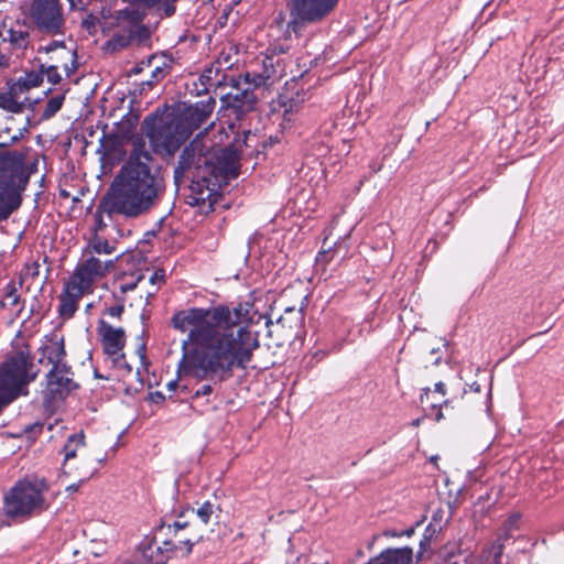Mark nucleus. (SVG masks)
Segmentation results:
<instances>
[{"instance_id": "1", "label": "nucleus", "mask_w": 564, "mask_h": 564, "mask_svg": "<svg viewBox=\"0 0 564 564\" xmlns=\"http://www.w3.org/2000/svg\"><path fill=\"white\" fill-rule=\"evenodd\" d=\"M252 308L250 302H240L176 311L170 325L187 333L178 371L197 380H226L235 369L246 370L260 347L259 335L251 329Z\"/></svg>"}, {"instance_id": "2", "label": "nucleus", "mask_w": 564, "mask_h": 564, "mask_svg": "<svg viewBox=\"0 0 564 564\" xmlns=\"http://www.w3.org/2000/svg\"><path fill=\"white\" fill-rule=\"evenodd\" d=\"M250 130H243L232 143L224 149H214L197 135L186 144L174 166L173 178L177 187L188 183L189 193L186 197L191 206H199L216 202L220 189L230 180L238 177L242 147H250Z\"/></svg>"}, {"instance_id": "3", "label": "nucleus", "mask_w": 564, "mask_h": 564, "mask_svg": "<svg viewBox=\"0 0 564 564\" xmlns=\"http://www.w3.org/2000/svg\"><path fill=\"white\" fill-rule=\"evenodd\" d=\"M164 188L152 164L124 162L107 194L108 212L137 218L156 205Z\"/></svg>"}, {"instance_id": "4", "label": "nucleus", "mask_w": 564, "mask_h": 564, "mask_svg": "<svg viewBox=\"0 0 564 564\" xmlns=\"http://www.w3.org/2000/svg\"><path fill=\"white\" fill-rule=\"evenodd\" d=\"M26 155L21 151L0 152V223L17 212L23 202L31 173L25 165Z\"/></svg>"}, {"instance_id": "5", "label": "nucleus", "mask_w": 564, "mask_h": 564, "mask_svg": "<svg viewBox=\"0 0 564 564\" xmlns=\"http://www.w3.org/2000/svg\"><path fill=\"white\" fill-rule=\"evenodd\" d=\"M44 479H22L3 496V513L8 519L24 521L46 509Z\"/></svg>"}, {"instance_id": "6", "label": "nucleus", "mask_w": 564, "mask_h": 564, "mask_svg": "<svg viewBox=\"0 0 564 564\" xmlns=\"http://www.w3.org/2000/svg\"><path fill=\"white\" fill-rule=\"evenodd\" d=\"M226 83H218V88H227L226 93H221L219 100L221 109H224L229 117H234L236 121H242L248 113L254 111L258 105V97L254 93L257 89L250 80V72L243 75L224 76Z\"/></svg>"}, {"instance_id": "7", "label": "nucleus", "mask_w": 564, "mask_h": 564, "mask_svg": "<svg viewBox=\"0 0 564 564\" xmlns=\"http://www.w3.org/2000/svg\"><path fill=\"white\" fill-rule=\"evenodd\" d=\"M338 3L339 0H286V31L302 35L307 28L324 23Z\"/></svg>"}, {"instance_id": "8", "label": "nucleus", "mask_w": 564, "mask_h": 564, "mask_svg": "<svg viewBox=\"0 0 564 564\" xmlns=\"http://www.w3.org/2000/svg\"><path fill=\"white\" fill-rule=\"evenodd\" d=\"M142 130L153 152L162 156H174L188 140L185 130L180 128L172 116L163 120L156 115H149L142 122Z\"/></svg>"}, {"instance_id": "9", "label": "nucleus", "mask_w": 564, "mask_h": 564, "mask_svg": "<svg viewBox=\"0 0 564 564\" xmlns=\"http://www.w3.org/2000/svg\"><path fill=\"white\" fill-rule=\"evenodd\" d=\"M61 454L64 456L63 474L79 479V482L89 480L102 463V458H93L88 453L83 432L70 434L61 449Z\"/></svg>"}, {"instance_id": "10", "label": "nucleus", "mask_w": 564, "mask_h": 564, "mask_svg": "<svg viewBox=\"0 0 564 564\" xmlns=\"http://www.w3.org/2000/svg\"><path fill=\"white\" fill-rule=\"evenodd\" d=\"M156 538L171 542V547L176 555L188 556L194 545L203 541V530L192 520L186 518V512L181 511L173 523L161 522L156 528Z\"/></svg>"}, {"instance_id": "11", "label": "nucleus", "mask_w": 564, "mask_h": 564, "mask_svg": "<svg viewBox=\"0 0 564 564\" xmlns=\"http://www.w3.org/2000/svg\"><path fill=\"white\" fill-rule=\"evenodd\" d=\"M29 18L42 34L55 36L65 33L64 9L61 0H32Z\"/></svg>"}, {"instance_id": "12", "label": "nucleus", "mask_w": 564, "mask_h": 564, "mask_svg": "<svg viewBox=\"0 0 564 564\" xmlns=\"http://www.w3.org/2000/svg\"><path fill=\"white\" fill-rule=\"evenodd\" d=\"M74 371L69 365L53 366L45 375L43 402L46 408L63 402L67 395L79 388L74 379Z\"/></svg>"}, {"instance_id": "13", "label": "nucleus", "mask_w": 564, "mask_h": 564, "mask_svg": "<svg viewBox=\"0 0 564 564\" xmlns=\"http://www.w3.org/2000/svg\"><path fill=\"white\" fill-rule=\"evenodd\" d=\"M113 268L115 260L101 259L83 250L80 261L69 280L93 293L95 282L106 276Z\"/></svg>"}, {"instance_id": "14", "label": "nucleus", "mask_w": 564, "mask_h": 564, "mask_svg": "<svg viewBox=\"0 0 564 564\" xmlns=\"http://www.w3.org/2000/svg\"><path fill=\"white\" fill-rule=\"evenodd\" d=\"M216 106V99L208 96L206 99L195 104L180 107L172 117L182 130H185L186 138H191L195 130L199 129L212 116Z\"/></svg>"}, {"instance_id": "15", "label": "nucleus", "mask_w": 564, "mask_h": 564, "mask_svg": "<svg viewBox=\"0 0 564 564\" xmlns=\"http://www.w3.org/2000/svg\"><path fill=\"white\" fill-rule=\"evenodd\" d=\"M294 314V308L286 307L284 310V315L280 316L276 322H272L268 319L265 322L267 326V336L272 339L273 345L275 347H282L286 343H290L295 337L294 329L300 326L302 323V315L300 311L295 313V321L289 318V315Z\"/></svg>"}, {"instance_id": "16", "label": "nucleus", "mask_w": 564, "mask_h": 564, "mask_svg": "<svg viewBox=\"0 0 564 564\" xmlns=\"http://www.w3.org/2000/svg\"><path fill=\"white\" fill-rule=\"evenodd\" d=\"M98 332L104 352L111 357L113 361L123 360L124 354H122V350L126 346V333L123 328H116L101 319L99 322Z\"/></svg>"}, {"instance_id": "17", "label": "nucleus", "mask_w": 564, "mask_h": 564, "mask_svg": "<svg viewBox=\"0 0 564 564\" xmlns=\"http://www.w3.org/2000/svg\"><path fill=\"white\" fill-rule=\"evenodd\" d=\"M3 31L4 46L10 50V55L13 52H24L31 44L30 25L24 21L15 20L9 25L2 22L0 25Z\"/></svg>"}, {"instance_id": "18", "label": "nucleus", "mask_w": 564, "mask_h": 564, "mask_svg": "<svg viewBox=\"0 0 564 564\" xmlns=\"http://www.w3.org/2000/svg\"><path fill=\"white\" fill-rule=\"evenodd\" d=\"M171 545L169 540L158 539L155 530L153 538L142 542L140 549L148 564H166L173 556H177Z\"/></svg>"}, {"instance_id": "19", "label": "nucleus", "mask_w": 564, "mask_h": 564, "mask_svg": "<svg viewBox=\"0 0 564 564\" xmlns=\"http://www.w3.org/2000/svg\"><path fill=\"white\" fill-rule=\"evenodd\" d=\"M86 294H91V292H88V290L73 282L72 280H68L65 283L63 292L58 296L59 316L65 319L72 318L78 310V303L80 299Z\"/></svg>"}, {"instance_id": "20", "label": "nucleus", "mask_w": 564, "mask_h": 564, "mask_svg": "<svg viewBox=\"0 0 564 564\" xmlns=\"http://www.w3.org/2000/svg\"><path fill=\"white\" fill-rule=\"evenodd\" d=\"M42 359H46L47 364L53 366L68 365L65 361L66 349L64 337L53 334L47 337L46 341L40 348Z\"/></svg>"}, {"instance_id": "21", "label": "nucleus", "mask_w": 564, "mask_h": 564, "mask_svg": "<svg viewBox=\"0 0 564 564\" xmlns=\"http://www.w3.org/2000/svg\"><path fill=\"white\" fill-rule=\"evenodd\" d=\"M23 279L21 278L19 282L11 280L3 288V297L0 301V307L4 310H13L17 307V311L13 313L12 318H19L24 308V302L21 300V295L19 290L22 288Z\"/></svg>"}, {"instance_id": "22", "label": "nucleus", "mask_w": 564, "mask_h": 564, "mask_svg": "<svg viewBox=\"0 0 564 564\" xmlns=\"http://www.w3.org/2000/svg\"><path fill=\"white\" fill-rule=\"evenodd\" d=\"M262 70L250 73V80L257 88L271 87L279 78L274 66V58L272 56H264L262 58Z\"/></svg>"}, {"instance_id": "23", "label": "nucleus", "mask_w": 564, "mask_h": 564, "mask_svg": "<svg viewBox=\"0 0 564 564\" xmlns=\"http://www.w3.org/2000/svg\"><path fill=\"white\" fill-rule=\"evenodd\" d=\"M43 83V70L31 69L20 76L15 83L11 85L13 94H24L34 87H39Z\"/></svg>"}, {"instance_id": "24", "label": "nucleus", "mask_w": 564, "mask_h": 564, "mask_svg": "<svg viewBox=\"0 0 564 564\" xmlns=\"http://www.w3.org/2000/svg\"><path fill=\"white\" fill-rule=\"evenodd\" d=\"M420 402L424 408H430L435 412V421L440 422L444 419L443 408L448 409L451 406V402L447 399L440 398L438 394H433L431 388L422 389V393L420 395Z\"/></svg>"}, {"instance_id": "25", "label": "nucleus", "mask_w": 564, "mask_h": 564, "mask_svg": "<svg viewBox=\"0 0 564 564\" xmlns=\"http://www.w3.org/2000/svg\"><path fill=\"white\" fill-rule=\"evenodd\" d=\"M135 30L128 29L116 32L105 44L107 52L116 53L128 47L135 37Z\"/></svg>"}, {"instance_id": "26", "label": "nucleus", "mask_w": 564, "mask_h": 564, "mask_svg": "<svg viewBox=\"0 0 564 564\" xmlns=\"http://www.w3.org/2000/svg\"><path fill=\"white\" fill-rule=\"evenodd\" d=\"M132 149L126 162L152 164L153 158L147 150V143L142 137L132 139Z\"/></svg>"}, {"instance_id": "27", "label": "nucleus", "mask_w": 564, "mask_h": 564, "mask_svg": "<svg viewBox=\"0 0 564 564\" xmlns=\"http://www.w3.org/2000/svg\"><path fill=\"white\" fill-rule=\"evenodd\" d=\"M84 250L96 257L110 256L116 251V247L113 243H110L107 239L95 232Z\"/></svg>"}, {"instance_id": "28", "label": "nucleus", "mask_w": 564, "mask_h": 564, "mask_svg": "<svg viewBox=\"0 0 564 564\" xmlns=\"http://www.w3.org/2000/svg\"><path fill=\"white\" fill-rule=\"evenodd\" d=\"M131 8H126L118 12V20L127 21L131 24L130 29H143L141 26L142 21L145 18V12L140 10L144 9L142 6L131 4Z\"/></svg>"}, {"instance_id": "29", "label": "nucleus", "mask_w": 564, "mask_h": 564, "mask_svg": "<svg viewBox=\"0 0 564 564\" xmlns=\"http://www.w3.org/2000/svg\"><path fill=\"white\" fill-rule=\"evenodd\" d=\"M143 279L144 273L142 270H135L131 273L123 272L119 278L120 294L124 295L126 293L133 291Z\"/></svg>"}, {"instance_id": "30", "label": "nucleus", "mask_w": 564, "mask_h": 564, "mask_svg": "<svg viewBox=\"0 0 564 564\" xmlns=\"http://www.w3.org/2000/svg\"><path fill=\"white\" fill-rule=\"evenodd\" d=\"M130 4L142 6L144 9H153L163 7L166 17H172L175 13V3L178 0H128Z\"/></svg>"}, {"instance_id": "31", "label": "nucleus", "mask_w": 564, "mask_h": 564, "mask_svg": "<svg viewBox=\"0 0 564 564\" xmlns=\"http://www.w3.org/2000/svg\"><path fill=\"white\" fill-rule=\"evenodd\" d=\"M216 509H219L214 503H212L209 500L204 501L200 503L196 509L195 508H187L186 510H183L184 512L196 514L198 520L204 524L207 525L213 514L215 513Z\"/></svg>"}, {"instance_id": "32", "label": "nucleus", "mask_w": 564, "mask_h": 564, "mask_svg": "<svg viewBox=\"0 0 564 564\" xmlns=\"http://www.w3.org/2000/svg\"><path fill=\"white\" fill-rule=\"evenodd\" d=\"M19 95L20 94H13L11 89L9 93L0 94V108L13 113L22 112L23 104L17 99Z\"/></svg>"}, {"instance_id": "33", "label": "nucleus", "mask_w": 564, "mask_h": 564, "mask_svg": "<svg viewBox=\"0 0 564 564\" xmlns=\"http://www.w3.org/2000/svg\"><path fill=\"white\" fill-rule=\"evenodd\" d=\"M165 270L163 268L155 269L149 278V283L153 286V290L147 294L148 302L155 297L158 291L165 284Z\"/></svg>"}, {"instance_id": "34", "label": "nucleus", "mask_w": 564, "mask_h": 564, "mask_svg": "<svg viewBox=\"0 0 564 564\" xmlns=\"http://www.w3.org/2000/svg\"><path fill=\"white\" fill-rule=\"evenodd\" d=\"M65 100L64 95H57L52 98H50L46 101V105L43 109V112L41 115L42 120H50L53 118L62 108Z\"/></svg>"}, {"instance_id": "35", "label": "nucleus", "mask_w": 564, "mask_h": 564, "mask_svg": "<svg viewBox=\"0 0 564 564\" xmlns=\"http://www.w3.org/2000/svg\"><path fill=\"white\" fill-rule=\"evenodd\" d=\"M437 535V530L435 527H433L432 524H429L426 528H425V531H424V534L420 541V552H419V555L422 556L423 553L427 550V547L430 546L432 540L434 538H436Z\"/></svg>"}, {"instance_id": "36", "label": "nucleus", "mask_w": 564, "mask_h": 564, "mask_svg": "<svg viewBox=\"0 0 564 564\" xmlns=\"http://www.w3.org/2000/svg\"><path fill=\"white\" fill-rule=\"evenodd\" d=\"M40 66L41 70H43V76L46 75L47 80L51 84L56 85L62 80V76L58 73V67L56 65L45 66L44 64H41Z\"/></svg>"}, {"instance_id": "37", "label": "nucleus", "mask_w": 564, "mask_h": 564, "mask_svg": "<svg viewBox=\"0 0 564 564\" xmlns=\"http://www.w3.org/2000/svg\"><path fill=\"white\" fill-rule=\"evenodd\" d=\"M166 75V72L160 67L156 66L154 69L151 70V78L147 82H143L142 85H147L150 89L161 79H163Z\"/></svg>"}, {"instance_id": "38", "label": "nucleus", "mask_w": 564, "mask_h": 564, "mask_svg": "<svg viewBox=\"0 0 564 564\" xmlns=\"http://www.w3.org/2000/svg\"><path fill=\"white\" fill-rule=\"evenodd\" d=\"M123 312H124V299L123 297H120L116 305L109 306L105 310V314H107L111 317H115V318H120Z\"/></svg>"}, {"instance_id": "39", "label": "nucleus", "mask_w": 564, "mask_h": 564, "mask_svg": "<svg viewBox=\"0 0 564 564\" xmlns=\"http://www.w3.org/2000/svg\"><path fill=\"white\" fill-rule=\"evenodd\" d=\"M276 104L279 105L280 108L283 109V116L286 117V115L289 112H292L293 111V106H294V102L291 98H289L286 95L282 94V95H279L278 99H276Z\"/></svg>"}, {"instance_id": "40", "label": "nucleus", "mask_w": 564, "mask_h": 564, "mask_svg": "<svg viewBox=\"0 0 564 564\" xmlns=\"http://www.w3.org/2000/svg\"><path fill=\"white\" fill-rule=\"evenodd\" d=\"M489 551L494 555V564H500V558L503 553V544L500 542L492 543Z\"/></svg>"}, {"instance_id": "41", "label": "nucleus", "mask_w": 564, "mask_h": 564, "mask_svg": "<svg viewBox=\"0 0 564 564\" xmlns=\"http://www.w3.org/2000/svg\"><path fill=\"white\" fill-rule=\"evenodd\" d=\"M97 23V18L93 14H88L83 20V26L88 31L91 32V30H95Z\"/></svg>"}, {"instance_id": "42", "label": "nucleus", "mask_w": 564, "mask_h": 564, "mask_svg": "<svg viewBox=\"0 0 564 564\" xmlns=\"http://www.w3.org/2000/svg\"><path fill=\"white\" fill-rule=\"evenodd\" d=\"M212 392H213V387L210 384H203L199 389H197L194 392L193 398L196 399L199 397L209 395Z\"/></svg>"}, {"instance_id": "43", "label": "nucleus", "mask_w": 564, "mask_h": 564, "mask_svg": "<svg viewBox=\"0 0 564 564\" xmlns=\"http://www.w3.org/2000/svg\"><path fill=\"white\" fill-rule=\"evenodd\" d=\"M65 43L63 41H52L46 46L41 47L40 51H44L45 53H50L55 51L57 47H64Z\"/></svg>"}, {"instance_id": "44", "label": "nucleus", "mask_w": 564, "mask_h": 564, "mask_svg": "<svg viewBox=\"0 0 564 564\" xmlns=\"http://www.w3.org/2000/svg\"><path fill=\"white\" fill-rule=\"evenodd\" d=\"M432 393L433 394H438L440 398H443V399H446L445 395H446V386L444 382L440 381V382H436L435 386H434V390H432Z\"/></svg>"}, {"instance_id": "45", "label": "nucleus", "mask_w": 564, "mask_h": 564, "mask_svg": "<svg viewBox=\"0 0 564 564\" xmlns=\"http://www.w3.org/2000/svg\"><path fill=\"white\" fill-rule=\"evenodd\" d=\"M413 533H414V529L410 528L409 530H405L400 533L393 531V532L389 533V535H391V536H402V535L411 536Z\"/></svg>"}, {"instance_id": "46", "label": "nucleus", "mask_w": 564, "mask_h": 564, "mask_svg": "<svg viewBox=\"0 0 564 564\" xmlns=\"http://www.w3.org/2000/svg\"><path fill=\"white\" fill-rule=\"evenodd\" d=\"M84 482H79V480L75 484H70L66 487V491L72 494V492H75L79 489V487L83 485Z\"/></svg>"}, {"instance_id": "47", "label": "nucleus", "mask_w": 564, "mask_h": 564, "mask_svg": "<svg viewBox=\"0 0 564 564\" xmlns=\"http://www.w3.org/2000/svg\"><path fill=\"white\" fill-rule=\"evenodd\" d=\"M138 352L140 354L141 360L144 361L145 360V346L144 345L140 346L138 348Z\"/></svg>"}, {"instance_id": "48", "label": "nucleus", "mask_w": 564, "mask_h": 564, "mask_svg": "<svg viewBox=\"0 0 564 564\" xmlns=\"http://www.w3.org/2000/svg\"><path fill=\"white\" fill-rule=\"evenodd\" d=\"M116 362H117L119 366H124V368L127 369V371H128V372H131V371H132L131 366H130V365H128V364L126 362V360H124V359H123V360H121V359H120V361H116Z\"/></svg>"}, {"instance_id": "49", "label": "nucleus", "mask_w": 564, "mask_h": 564, "mask_svg": "<svg viewBox=\"0 0 564 564\" xmlns=\"http://www.w3.org/2000/svg\"><path fill=\"white\" fill-rule=\"evenodd\" d=\"M444 564H460L455 556H449L445 560Z\"/></svg>"}, {"instance_id": "50", "label": "nucleus", "mask_w": 564, "mask_h": 564, "mask_svg": "<svg viewBox=\"0 0 564 564\" xmlns=\"http://www.w3.org/2000/svg\"><path fill=\"white\" fill-rule=\"evenodd\" d=\"M210 78L208 76H205V75H202L199 77V80L202 83V85L204 86V89L203 90H207V87H206V80H209Z\"/></svg>"}, {"instance_id": "51", "label": "nucleus", "mask_w": 564, "mask_h": 564, "mask_svg": "<svg viewBox=\"0 0 564 564\" xmlns=\"http://www.w3.org/2000/svg\"><path fill=\"white\" fill-rule=\"evenodd\" d=\"M39 269H40V264L37 262H34L33 263V271H32V276H35L39 274Z\"/></svg>"}, {"instance_id": "52", "label": "nucleus", "mask_w": 564, "mask_h": 564, "mask_svg": "<svg viewBox=\"0 0 564 564\" xmlns=\"http://www.w3.org/2000/svg\"><path fill=\"white\" fill-rule=\"evenodd\" d=\"M102 226H105V225L102 223L101 216H98L97 228L95 229V232H97V230L100 229Z\"/></svg>"}, {"instance_id": "53", "label": "nucleus", "mask_w": 564, "mask_h": 564, "mask_svg": "<svg viewBox=\"0 0 564 564\" xmlns=\"http://www.w3.org/2000/svg\"><path fill=\"white\" fill-rule=\"evenodd\" d=\"M519 519V514H512L511 517H509L508 521L510 522V524H513L517 520Z\"/></svg>"}, {"instance_id": "54", "label": "nucleus", "mask_w": 564, "mask_h": 564, "mask_svg": "<svg viewBox=\"0 0 564 564\" xmlns=\"http://www.w3.org/2000/svg\"><path fill=\"white\" fill-rule=\"evenodd\" d=\"M228 129L231 131V132H236V121H231L228 123Z\"/></svg>"}, {"instance_id": "55", "label": "nucleus", "mask_w": 564, "mask_h": 564, "mask_svg": "<svg viewBox=\"0 0 564 564\" xmlns=\"http://www.w3.org/2000/svg\"><path fill=\"white\" fill-rule=\"evenodd\" d=\"M176 386H177V382H176V381H170V382L167 383V388H169L170 390L175 389V388H176Z\"/></svg>"}, {"instance_id": "56", "label": "nucleus", "mask_w": 564, "mask_h": 564, "mask_svg": "<svg viewBox=\"0 0 564 564\" xmlns=\"http://www.w3.org/2000/svg\"><path fill=\"white\" fill-rule=\"evenodd\" d=\"M370 167L372 169V172H373V173H378V172L381 170L382 165H379V166H370Z\"/></svg>"}, {"instance_id": "57", "label": "nucleus", "mask_w": 564, "mask_h": 564, "mask_svg": "<svg viewBox=\"0 0 564 564\" xmlns=\"http://www.w3.org/2000/svg\"><path fill=\"white\" fill-rule=\"evenodd\" d=\"M411 424H412V426H419L420 419L414 420Z\"/></svg>"}, {"instance_id": "58", "label": "nucleus", "mask_w": 564, "mask_h": 564, "mask_svg": "<svg viewBox=\"0 0 564 564\" xmlns=\"http://www.w3.org/2000/svg\"><path fill=\"white\" fill-rule=\"evenodd\" d=\"M68 1H69V3H70V7H72V8H73V7H75V1H74V0H68Z\"/></svg>"}, {"instance_id": "59", "label": "nucleus", "mask_w": 564, "mask_h": 564, "mask_svg": "<svg viewBox=\"0 0 564 564\" xmlns=\"http://www.w3.org/2000/svg\"><path fill=\"white\" fill-rule=\"evenodd\" d=\"M35 427H37L39 431H42V425H35Z\"/></svg>"}, {"instance_id": "60", "label": "nucleus", "mask_w": 564, "mask_h": 564, "mask_svg": "<svg viewBox=\"0 0 564 564\" xmlns=\"http://www.w3.org/2000/svg\"><path fill=\"white\" fill-rule=\"evenodd\" d=\"M6 147H7V144H6V143H0V149H1V148H6Z\"/></svg>"}]
</instances>
